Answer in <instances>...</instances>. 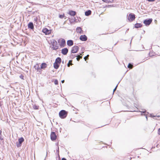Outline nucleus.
I'll return each mask as SVG.
<instances>
[{
  "mask_svg": "<svg viewBox=\"0 0 160 160\" xmlns=\"http://www.w3.org/2000/svg\"><path fill=\"white\" fill-rule=\"evenodd\" d=\"M89 56V55H87V56L86 57V58H88V57Z\"/></svg>",
  "mask_w": 160,
  "mask_h": 160,
  "instance_id": "ea45409f",
  "label": "nucleus"
},
{
  "mask_svg": "<svg viewBox=\"0 0 160 160\" xmlns=\"http://www.w3.org/2000/svg\"><path fill=\"white\" fill-rule=\"evenodd\" d=\"M77 57V58H76V59L78 61H79V55H78L77 56H76Z\"/></svg>",
  "mask_w": 160,
  "mask_h": 160,
  "instance_id": "bb28decb",
  "label": "nucleus"
},
{
  "mask_svg": "<svg viewBox=\"0 0 160 160\" xmlns=\"http://www.w3.org/2000/svg\"><path fill=\"white\" fill-rule=\"evenodd\" d=\"M51 43L52 46H53V49L56 50L58 48V46H56L55 45L57 43V42L55 40H52V41Z\"/></svg>",
  "mask_w": 160,
  "mask_h": 160,
  "instance_id": "7ed1b4c3",
  "label": "nucleus"
},
{
  "mask_svg": "<svg viewBox=\"0 0 160 160\" xmlns=\"http://www.w3.org/2000/svg\"><path fill=\"white\" fill-rule=\"evenodd\" d=\"M59 65L58 64V63L55 62L54 63V67L55 69H58L59 68Z\"/></svg>",
  "mask_w": 160,
  "mask_h": 160,
  "instance_id": "a211bd4d",
  "label": "nucleus"
},
{
  "mask_svg": "<svg viewBox=\"0 0 160 160\" xmlns=\"http://www.w3.org/2000/svg\"><path fill=\"white\" fill-rule=\"evenodd\" d=\"M68 52V49L67 48H64L62 50L61 52L64 55H66Z\"/></svg>",
  "mask_w": 160,
  "mask_h": 160,
  "instance_id": "9d476101",
  "label": "nucleus"
},
{
  "mask_svg": "<svg viewBox=\"0 0 160 160\" xmlns=\"http://www.w3.org/2000/svg\"><path fill=\"white\" fill-rule=\"evenodd\" d=\"M149 2H153L155 0H147Z\"/></svg>",
  "mask_w": 160,
  "mask_h": 160,
  "instance_id": "473e14b6",
  "label": "nucleus"
},
{
  "mask_svg": "<svg viewBox=\"0 0 160 160\" xmlns=\"http://www.w3.org/2000/svg\"><path fill=\"white\" fill-rule=\"evenodd\" d=\"M80 39L82 41H86L87 40V38L85 35H81L80 37Z\"/></svg>",
  "mask_w": 160,
  "mask_h": 160,
  "instance_id": "9b49d317",
  "label": "nucleus"
},
{
  "mask_svg": "<svg viewBox=\"0 0 160 160\" xmlns=\"http://www.w3.org/2000/svg\"><path fill=\"white\" fill-rule=\"evenodd\" d=\"M42 32L46 35H48L49 34L51 33V31L50 30H49L47 28H44L42 29Z\"/></svg>",
  "mask_w": 160,
  "mask_h": 160,
  "instance_id": "0eeeda50",
  "label": "nucleus"
},
{
  "mask_svg": "<svg viewBox=\"0 0 160 160\" xmlns=\"http://www.w3.org/2000/svg\"><path fill=\"white\" fill-rule=\"evenodd\" d=\"M2 131L0 130V135H1Z\"/></svg>",
  "mask_w": 160,
  "mask_h": 160,
  "instance_id": "58836bf2",
  "label": "nucleus"
},
{
  "mask_svg": "<svg viewBox=\"0 0 160 160\" xmlns=\"http://www.w3.org/2000/svg\"><path fill=\"white\" fill-rule=\"evenodd\" d=\"M0 139L1 140H2L3 139V138L1 137V135H0Z\"/></svg>",
  "mask_w": 160,
  "mask_h": 160,
  "instance_id": "e433bc0d",
  "label": "nucleus"
},
{
  "mask_svg": "<svg viewBox=\"0 0 160 160\" xmlns=\"http://www.w3.org/2000/svg\"><path fill=\"white\" fill-rule=\"evenodd\" d=\"M158 134L160 135V128L158 130Z\"/></svg>",
  "mask_w": 160,
  "mask_h": 160,
  "instance_id": "2f4dec72",
  "label": "nucleus"
},
{
  "mask_svg": "<svg viewBox=\"0 0 160 160\" xmlns=\"http://www.w3.org/2000/svg\"><path fill=\"white\" fill-rule=\"evenodd\" d=\"M65 17L64 15V14H63V15H60L59 16V18H64Z\"/></svg>",
  "mask_w": 160,
  "mask_h": 160,
  "instance_id": "b1692460",
  "label": "nucleus"
},
{
  "mask_svg": "<svg viewBox=\"0 0 160 160\" xmlns=\"http://www.w3.org/2000/svg\"><path fill=\"white\" fill-rule=\"evenodd\" d=\"M152 21V19H149L148 20L146 19L144 21L143 23L146 25L148 26L149 25L151 24Z\"/></svg>",
  "mask_w": 160,
  "mask_h": 160,
  "instance_id": "39448f33",
  "label": "nucleus"
},
{
  "mask_svg": "<svg viewBox=\"0 0 160 160\" xmlns=\"http://www.w3.org/2000/svg\"><path fill=\"white\" fill-rule=\"evenodd\" d=\"M68 14L71 16H74L76 14V12L72 11H69Z\"/></svg>",
  "mask_w": 160,
  "mask_h": 160,
  "instance_id": "4468645a",
  "label": "nucleus"
},
{
  "mask_svg": "<svg viewBox=\"0 0 160 160\" xmlns=\"http://www.w3.org/2000/svg\"><path fill=\"white\" fill-rule=\"evenodd\" d=\"M59 44L61 47H64L65 45L66 42L65 40L63 39H62L59 41Z\"/></svg>",
  "mask_w": 160,
  "mask_h": 160,
  "instance_id": "1a4fd4ad",
  "label": "nucleus"
},
{
  "mask_svg": "<svg viewBox=\"0 0 160 160\" xmlns=\"http://www.w3.org/2000/svg\"><path fill=\"white\" fill-rule=\"evenodd\" d=\"M146 118L147 119V116H146Z\"/></svg>",
  "mask_w": 160,
  "mask_h": 160,
  "instance_id": "37998d69",
  "label": "nucleus"
},
{
  "mask_svg": "<svg viewBox=\"0 0 160 160\" xmlns=\"http://www.w3.org/2000/svg\"><path fill=\"white\" fill-rule=\"evenodd\" d=\"M37 18H35L34 19V20L36 21H37Z\"/></svg>",
  "mask_w": 160,
  "mask_h": 160,
  "instance_id": "4c0bfd02",
  "label": "nucleus"
},
{
  "mask_svg": "<svg viewBox=\"0 0 160 160\" xmlns=\"http://www.w3.org/2000/svg\"><path fill=\"white\" fill-rule=\"evenodd\" d=\"M28 27L29 28L33 29L34 28V26L33 23L32 22H30L28 25Z\"/></svg>",
  "mask_w": 160,
  "mask_h": 160,
  "instance_id": "f8f14e48",
  "label": "nucleus"
},
{
  "mask_svg": "<svg viewBox=\"0 0 160 160\" xmlns=\"http://www.w3.org/2000/svg\"><path fill=\"white\" fill-rule=\"evenodd\" d=\"M91 12L90 10H88L85 12V15L87 16H88L91 14Z\"/></svg>",
  "mask_w": 160,
  "mask_h": 160,
  "instance_id": "f3484780",
  "label": "nucleus"
},
{
  "mask_svg": "<svg viewBox=\"0 0 160 160\" xmlns=\"http://www.w3.org/2000/svg\"><path fill=\"white\" fill-rule=\"evenodd\" d=\"M79 49V48L78 46H75L72 48L71 52L72 53H76Z\"/></svg>",
  "mask_w": 160,
  "mask_h": 160,
  "instance_id": "423d86ee",
  "label": "nucleus"
},
{
  "mask_svg": "<svg viewBox=\"0 0 160 160\" xmlns=\"http://www.w3.org/2000/svg\"><path fill=\"white\" fill-rule=\"evenodd\" d=\"M145 112V111H143V113H144Z\"/></svg>",
  "mask_w": 160,
  "mask_h": 160,
  "instance_id": "79ce46f5",
  "label": "nucleus"
},
{
  "mask_svg": "<svg viewBox=\"0 0 160 160\" xmlns=\"http://www.w3.org/2000/svg\"><path fill=\"white\" fill-rule=\"evenodd\" d=\"M59 115L61 118H65L67 115V112L65 110H62L60 112Z\"/></svg>",
  "mask_w": 160,
  "mask_h": 160,
  "instance_id": "f257e3e1",
  "label": "nucleus"
},
{
  "mask_svg": "<svg viewBox=\"0 0 160 160\" xmlns=\"http://www.w3.org/2000/svg\"><path fill=\"white\" fill-rule=\"evenodd\" d=\"M61 82L62 83H63L64 82V80H63L61 81Z\"/></svg>",
  "mask_w": 160,
  "mask_h": 160,
  "instance_id": "f704fd0d",
  "label": "nucleus"
},
{
  "mask_svg": "<svg viewBox=\"0 0 160 160\" xmlns=\"http://www.w3.org/2000/svg\"><path fill=\"white\" fill-rule=\"evenodd\" d=\"M135 19V16L134 14H129L128 17V20L131 22L133 21Z\"/></svg>",
  "mask_w": 160,
  "mask_h": 160,
  "instance_id": "f03ea898",
  "label": "nucleus"
},
{
  "mask_svg": "<svg viewBox=\"0 0 160 160\" xmlns=\"http://www.w3.org/2000/svg\"><path fill=\"white\" fill-rule=\"evenodd\" d=\"M50 137L52 141L55 140L56 139L57 136L55 132H51Z\"/></svg>",
  "mask_w": 160,
  "mask_h": 160,
  "instance_id": "6e6552de",
  "label": "nucleus"
},
{
  "mask_svg": "<svg viewBox=\"0 0 160 160\" xmlns=\"http://www.w3.org/2000/svg\"><path fill=\"white\" fill-rule=\"evenodd\" d=\"M84 59L85 60V61H86V60H87V58H86V57H85L84 58Z\"/></svg>",
  "mask_w": 160,
  "mask_h": 160,
  "instance_id": "72a5a7b5",
  "label": "nucleus"
},
{
  "mask_svg": "<svg viewBox=\"0 0 160 160\" xmlns=\"http://www.w3.org/2000/svg\"><path fill=\"white\" fill-rule=\"evenodd\" d=\"M80 55H82V54H81L80 55H79V58H82V56H81Z\"/></svg>",
  "mask_w": 160,
  "mask_h": 160,
  "instance_id": "c756f323",
  "label": "nucleus"
},
{
  "mask_svg": "<svg viewBox=\"0 0 160 160\" xmlns=\"http://www.w3.org/2000/svg\"><path fill=\"white\" fill-rule=\"evenodd\" d=\"M67 45L69 46H72L73 45V42L72 40H68L67 42Z\"/></svg>",
  "mask_w": 160,
  "mask_h": 160,
  "instance_id": "ddd939ff",
  "label": "nucleus"
},
{
  "mask_svg": "<svg viewBox=\"0 0 160 160\" xmlns=\"http://www.w3.org/2000/svg\"><path fill=\"white\" fill-rule=\"evenodd\" d=\"M24 138L21 137L20 138H19L18 139V142H17L16 143L17 146L18 147H19L21 146V144L24 141Z\"/></svg>",
  "mask_w": 160,
  "mask_h": 160,
  "instance_id": "20e7f679",
  "label": "nucleus"
},
{
  "mask_svg": "<svg viewBox=\"0 0 160 160\" xmlns=\"http://www.w3.org/2000/svg\"><path fill=\"white\" fill-rule=\"evenodd\" d=\"M62 160H67L65 158H63L62 159Z\"/></svg>",
  "mask_w": 160,
  "mask_h": 160,
  "instance_id": "c9c22d12",
  "label": "nucleus"
},
{
  "mask_svg": "<svg viewBox=\"0 0 160 160\" xmlns=\"http://www.w3.org/2000/svg\"><path fill=\"white\" fill-rule=\"evenodd\" d=\"M113 0H105V2L107 3H109V2H112Z\"/></svg>",
  "mask_w": 160,
  "mask_h": 160,
  "instance_id": "4be33fe9",
  "label": "nucleus"
},
{
  "mask_svg": "<svg viewBox=\"0 0 160 160\" xmlns=\"http://www.w3.org/2000/svg\"><path fill=\"white\" fill-rule=\"evenodd\" d=\"M20 78H21L22 79H23L24 77H23V76H22V75H20Z\"/></svg>",
  "mask_w": 160,
  "mask_h": 160,
  "instance_id": "cd10ccee",
  "label": "nucleus"
},
{
  "mask_svg": "<svg viewBox=\"0 0 160 160\" xmlns=\"http://www.w3.org/2000/svg\"><path fill=\"white\" fill-rule=\"evenodd\" d=\"M142 26V25L140 23H137L135 25V28H138L141 27Z\"/></svg>",
  "mask_w": 160,
  "mask_h": 160,
  "instance_id": "dca6fc26",
  "label": "nucleus"
},
{
  "mask_svg": "<svg viewBox=\"0 0 160 160\" xmlns=\"http://www.w3.org/2000/svg\"><path fill=\"white\" fill-rule=\"evenodd\" d=\"M34 68L35 69L38 70L39 69V67L38 64H37L34 66Z\"/></svg>",
  "mask_w": 160,
  "mask_h": 160,
  "instance_id": "412c9836",
  "label": "nucleus"
},
{
  "mask_svg": "<svg viewBox=\"0 0 160 160\" xmlns=\"http://www.w3.org/2000/svg\"><path fill=\"white\" fill-rule=\"evenodd\" d=\"M118 86V85H117V86H116V87H115V88L113 90V93H114V92L115 91V90H116V89H117V88Z\"/></svg>",
  "mask_w": 160,
  "mask_h": 160,
  "instance_id": "c85d7f7f",
  "label": "nucleus"
},
{
  "mask_svg": "<svg viewBox=\"0 0 160 160\" xmlns=\"http://www.w3.org/2000/svg\"><path fill=\"white\" fill-rule=\"evenodd\" d=\"M70 61L72 62V61H69V63L68 64V67H70V64H69V62H70Z\"/></svg>",
  "mask_w": 160,
  "mask_h": 160,
  "instance_id": "7c9ffc66",
  "label": "nucleus"
},
{
  "mask_svg": "<svg viewBox=\"0 0 160 160\" xmlns=\"http://www.w3.org/2000/svg\"><path fill=\"white\" fill-rule=\"evenodd\" d=\"M82 31V29L80 27H78L76 29V31L78 33H81Z\"/></svg>",
  "mask_w": 160,
  "mask_h": 160,
  "instance_id": "6ab92c4d",
  "label": "nucleus"
},
{
  "mask_svg": "<svg viewBox=\"0 0 160 160\" xmlns=\"http://www.w3.org/2000/svg\"><path fill=\"white\" fill-rule=\"evenodd\" d=\"M61 62V59L60 58H57L55 62L57 63H60Z\"/></svg>",
  "mask_w": 160,
  "mask_h": 160,
  "instance_id": "2eb2a0df",
  "label": "nucleus"
},
{
  "mask_svg": "<svg viewBox=\"0 0 160 160\" xmlns=\"http://www.w3.org/2000/svg\"><path fill=\"white\" fill-rule=\"evenodd\" d=\"M46 66H47V65L45 63H42V64H41V68H42V69L44 68H46Z\"/></svg>",
  "mask_w": 160,
  "mask_h": 160,
  "instance_id": "aec40b11",
  "label": "nucleus"
},
{
  "mask_svg": "<svg viewBox=\"0 0 160 160\" xmlns=\"http://www.w3.org/2000/svg\"><path fill=\"white\" fill-rule=\"evenodd\" d=\"M54 83L55 85H58V82L57 80H55L54 81Z\"/></svg>",
  "mask_w": 160,
  "mask_h": 160,
  "instance_id": "393cba45",
  "label": "nucleus"
},
{
  "mask_svg": "<svg viewBox=\"0 0 160 160\" xmlns=\"http://www.w3.org/2000/svg\"><path fill=\"white\" fill-rule=\"evenodd\" d=\"M103 1H104V2H105V0H102Z\"/></svg>",
  "mask_w": 160,
  "mask_h": 160,
  "instance_id": "a19ab883",
  "label": "nucleus"
},
{
  "mask_svg": "<svg viewBox=\"0 0 160 160\" xmlns=\"http://www.w3.org/2000/svg\"><path fill=\"white\" fill-rule=\"evenodd\" d=\"M132 65L130 63H129L128 65V68H132Z\"/></svg>",
  "mask_w": 160,
  "mask_h": 160,
  "instance_id": "5701e85b",
  "label": "nucleus"
},
{
  "mask_svg": "<svg viewBox=\"0 0 160 160\" xmlns=\"http://www.w3.org/2000/svg\"><path fill=\"white\" fill-rule=\"evenodd\" d=\"M33 108L34 109H38V106H36V105H35V106H33Z\"/></svg>",
  "mask_w": 160,
  "mask_h": 160,
  "instance_id": "a878e982",
  "label": "nucleus"
}]
</instances>
